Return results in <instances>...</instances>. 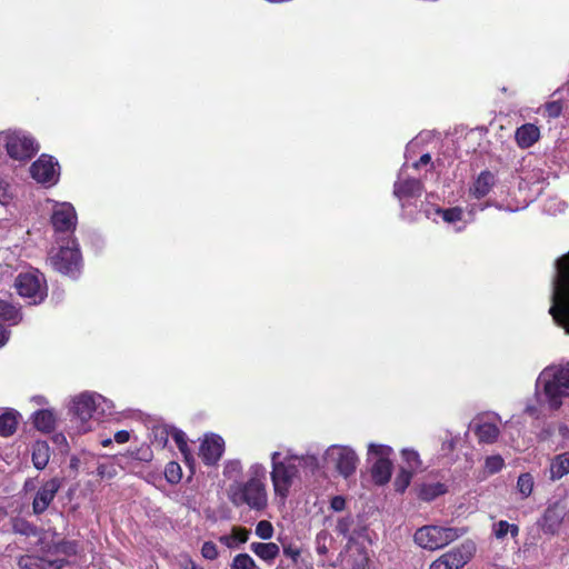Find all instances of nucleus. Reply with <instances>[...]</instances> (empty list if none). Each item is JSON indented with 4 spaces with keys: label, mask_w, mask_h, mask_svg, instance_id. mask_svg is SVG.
Returning a JSON list of instances; mask_svg holds the SVG:
<instances>
[{
    "label": "nucleus",
    "mask_w": 569,
    "mask_h": 569,
    "mask_svg": "<svg viewBox=\"0 0 569 569\" xmlns=\"http://www.w3.org/2000/svg\"><path fill=\"white\" fill-rule=\"evenodd\" d=\"M535 397L538 405H528L525 409L530 417L540 418L546 411L558 410L569 398V365L545 368L536 380Z\"/></svg>",
    "instance_id": "f257e3e1"
},
{
    "label": "nucleus",
    "mask_w": 569,
    "mask_h": 569,
    "mask_svg": "<svg viewBox=\"0 0 569 569\" xmlns=\"http://www.w3.org/2000/svg\"><path fill=\"white\" fill-rule=\"evenodd\" d=\"M267 473L261 462L251 463L246 480L229 485L227 496L230 502L237 508L247 507L256 512L266 510L269 502Z\"/></svg>",
    "instance_id": "f03ea898"
},
{
    "label": "nucleus",
    "mask_w": 569,
    "mask_h": 569,
    "mask_svg": "<svg viewBox=\"0 0 569 569\" xmlns=\"http://www.w3.org/2000/svg\"><path fill=\"white\" fill-rule=\"evenodd\" d=\"M270 479L274 499L284 503L291 488L299 479L300 467L302 465L317 466V458L313 456L299 457L291 453L282 455L280 451H273L270 455Z\"/></svg>",
    "instance_id": "7ed1b4c3"
},
{
    "label": "nucleus",
    "mask_w": 569,
    "mask_h": 569,
    "mask_svg": "<svg viewBox=\"0 0 569 569\" xmlns=\"http://www.w3.org/2000/svg\"><path fill=\"white\" fill-rule=\"evenodd\" d=\"M549 313L553 321L569 333V252L555 262Z\"/></svg>",
    "instance_id": "20e7f679"
},
{
    "label": "nucleus",
    "mask_w": 569,
    "mask_h": 569,
    "mask_svg": "<svg viewBox=\"0 0 569 569\" xmlns=\"http://www.w3.org/2000/svg\"><path fill=\"white\" fill-rule=\"evenodd\" d=\"M112 409V401L97 392L86 391L71 399L70 410L80 421L78 431L81 433H86L91 429L89 425L90 419L110 415Z\"/></svg>",
    "instance_id": "39448f33"
},
{
    "label": "nucleus",
    "mask_w": 569,
    "mask_h": 569,
    "mask_svg": "<svg viewBox=\"0 0 569 569\" xmlns=\"http://www.w3.org/2000/svg\"><path fill=\"white\" fill-rule=\"evenodd\" d=\"M49 261L56 271L77 279L82 270V257L77 240L71 239L57 252H51Z\"/></svg>",
    "instance_id": "423d86ee"
},
{
    "label": "nucleus",
    "mask_w": 569,
    "mask_h": 569,
    "mask_svg": "<svg viewBox=\"0 0 569 569\" xmlns=\"http://www.w3.org/2000/svg\"><path fill=\"white\" fill-rule=\"evenodd\" d=\"M14 288L29 305H39L48 296L46 278L38 270L20 272L14 279Z\"/></svg>",
    "instance_id": "0eeeda50"
},
{
    "label": "nucleus",
    "mask_w": 569,
    "mask_h": 569,
    "mask_svg": "<svg viewBox=\"0 0 569 569\" xmlns=\"http://www.w3.org/2000/svg\"><path fill=\"white\" fill-rule=\"evenodd\" d=\"M0 146L7 150L10 158L19 161L30 159L39 150L34 139L23 131L0 132Z\"/></svg>",
    "instance_id": "6e6552de"
},
{
    "label": "nucleus",
    "mask_w": 569,
    "mask_h": 569,
    "mask_svg": "<svg viewBox=\"0 0 569 569\" xmlns=\"http://www.w3.org/2000/svg\"><path fill=\"white\" fill-rule=\"evenodd\" d=\"M323 458L345 479L353 476L359 465V457L350 446L331 445L325 451Z\"/></svg>",
    "instance_id": "1a4fd4ad"
},
{
    "label": "nucleus",
    "mask_w": 569,
    "mask_h": 569,
    "mask_svg": "<svg viewBox=\"0 0 569 569\" xmlns=\"http://www.w3.org/2000/svg\"><path fill=\"white\" fill-rule=\"evenodd\" d=\"M460 537L456 528L425 526L415 533V542L423 549H440Z\"/></svg>",
    "instance_id": "9d476101"
},
{
    "label": "nucleus",
    "mask_w": 569,
    "mask_h": 569,
    "mask_svg": "<svg viewBox=\"0 0 569 569\" xmlns=\"http://www.w3.org/2000/svg\"><path fill=\"white\" fill-rule=\"evenodd\" d=\"M476 550V543L471 540H466L441 555L430 565L429 569H461L472 559Z\"/></svg>",
    "instance_id": "9b49d317"
},
{
    "label": "nucleus",
    "mask_w": 569,
    "mask_h": 569,
    "mask_svg": "<svg viewBox=\"0 0 569 569\" xmlns=\"http://www.w3.org/2000/svg\"><path fill=\"white\" fill-rule=\"evenodd\" d=\"M31 177L40 184L51 187L59 181L60 166L48 154H41L30 167Z\"/></svg>",
    "instance_id": "f8f14e48"
},
{
    "label": "nucleus",
    "mask_w": 569,
    "mask_h": 569,
    "mask_svg": "<svg viewBox=\"0 0 569 569\" xmlns=\"http://www.w3.org/2000/svg\"><path fill=\"white\" fill-rule=\"evenodd\" d=\"M422 193V183L415 178L406 177L405 170L401 169L398 180L393 186V194L399 200L401 208L405 210L412 204Z\"/></svg>",
    "instance_id": "ddd939ff"
},
{
    "label": "nucleus",
    "mask_w": 569,
    "mask_h": 569,
    "mask_svg": "<svg viewBox=\"0 0 569 569\" xmlns=\"http://www.w3.org/2000/svg\"><path fill=\"white\" fill-rule=\"evenodd\" d=\"M53 203L51 222L56 231L69 232L73 231L77 226V212L70 202H57L49 200Z\"/></svg>",
    "instance_id": "4468645a"
},
{
    "label": "nucleus",
    "mask_w": 569,
    "mask_h": 569,
    "mask_svg": "<svg viewBox=\"0 0 569 569\" xmlns=\"http://www.w3.org/2000/svg\"><path fill=\"white\" fill-rule=\"evenodd\" d=\"M435 213L439 216L447 224L453 226L456 231H461L466 226L475 220L476 206H470L468 212L461 207L435 208Z\"/></svg>",
    "instance_id": "2eb2a0df"
},
{
    "label": "nucleus",
    "mask_w": 569,
    "mask_h": 569,
    "mask_svg": "<svg viewBox=\"0 0 569 569\" xmlns=\"http://www.w3.org/2000/svg\"><path fill=\"white\" fill-rule=\"evenodd\" d=\"M61 488V480L59 478H51L43 482L37 490L32 501V510L36 515L43 513L53 501L57 492Z\"/></svg>",
    "instance_id": "dca6fc26"
},
{
    "label": "nucleus",
    "mask_w": 569,
    "mask_h": 569,
    "mask_svg": "<svg viewBox=\"0 0 569 569\" xmlns=\"http://www.w3.org/2000/svg\"><path fill=\"white\" fill-rule=\"evenodd\" d=\"M498 180L493 172L483 170L470 183L468 193L473 199H483L493 190Z\"/></svg>",
    "instance_id": "f3484780"
},
{
    "label": "nucleus",
    "mask_w": 569,
    "mask_h": 569,
    "mask_svg": "<svg viewBox=\"0 0 569 569\" xmlns=\"http://www.w3.org/2000/svg\"><path fill=\"white\" fill-rule=\"evenodd\" d=\"M224 451V441L218 435L207 436L200 446V457L208 466L217 463Z\"/></svg>",
    "instance_id": "a211bd4d"
},
{
    "label": "nucleus",
    "mask_w": 569,
    "mask_h": 569,
    "mask_svg": "<svg viewBox=\"0 0 569 569\" xmlns=\"http://www.w3.org/2000/svg\"><path fill=\"white\" fill-rule=\"evenodd\" d=\"M500 420L497 415L480 417L475 422V433L480 442L493 443L499 436V428L496 421Z\"/></svg>",
    "instance_id": "6ab92c4d"
},
{
    "label": "nucleus",
    "mask_w": 569,
    "mask_h": 569,
    "mask_svg": "<svg viewBox=\"0 0 569 569\" xmlns=\"http://www.w3.org/2000/svg\"><path fill=\"white\" fill-rule=\"evenodd\" d=\"M569 511L568 502L565 500L556 501L550 505L543 515V529L548 532H555Z\"/></svg>",
    "instance_id": "aec40b11"
},
{
    "label": "nucleus",
    "mask_w": 569,
    "mask_h": 569,
    "mask_svg": "<svg viewBox=\"0 0 569 569\" xmlns=\"http://www.w3.org/2000/svg\"><path fill=\"white\" fill-rule=\"evenodd\" d=\"M32 421L37 430L48 433L54 430L57 416L50 409H41L33 413Z\"/></svg>",
    "instance_id": "412c9836"
},
{
    "label": "nucleus",
    "mask_w": 569,
    "mask_h": 569,
    "mask_svg": "<svg viewBox=\"0 0 569 569\" xmlns=\"http://www.w3.org/2000/svg\"><path fill=\"white\" fill-rule=\"evenodd\" d=\"M540 136L539 128L532 123H526L517 129L516 141L521 148L531 147Z\"/></svg>",
    "instance_id": "4be33fe9"
},
{
    "label": "nucleus",
    "mask_w": 569,
    "mask_h": 569,
    "mask_svg": "<svg viewBox=\"0 0 569 569\" xmlns=\"http://www.w3.org/2000/svg\"><path fill=\"white\" fill-rule=\"evenodd\" d=\"M19 566L24 569H62L66 563L63 560L49 561L31 556L21 557Z\"/></svg>",
    "instance_id": "5701e85b"
},
{
    "label": "nucleus",
    "mask_w": 569,
    "mask_h": 569,
    "mask_svg": "<svg viewBox=\"0 0 569 569\" xmlns=\"http://www.w3.org/2000/svg\"><path fill=\"white\" fill-rule=\"evenodd\" d=\"M250 550L266 562H272L280 552V548L274 542H252Z\"/></svg>",
    "instance_id": "b1692460"
},
{
    "label": "nucleus",
    "mask_w": 569,
    "mask_h": 569,
    "mask_svg": "<svg viewBox=\"0 0 569 569\" xmlns=\"http://www.w3.org/2000/svg\"><path fill=\"white\" fill-rule=\"evenodd\" d=\"M550 479L559 480L569 473V451L556 455L550 461Z\"/></svg>",
    "instance_id": "393cba45"
},
{
    "label": "nucleus",
    "mask_w": 569,
    "mask_h": 569,
    "mask_svg": "<svg viewBox=\"0 0 569 569\" xmlns=\"http://www.w3.org/2000/svg\"><path fill=\"white\" fill-rule=\"evenodd\" d=\"M392 475V462L389 461H375L371 467V477L376 485L382 486L389 482Z\"/></svg>",
    "instance_id": "a878e982"
},
{
    "label": "nucleus",
    "mask_w": 569,
    "mask_h": 569,
    "mask_svg": "<svg viewBox=\"0 0 569 569\" xmlns=\"http://www.w3.org/2000/svg\"><path fill=\"white\" fill-rule=\"evenodd\" d=\"M20 415L13 409L6 410L0 416V436H12L18 427Z\"/></svg>",
    "instance_id": "bb28decb"
},
{
    "label": "nucleus",
    "mask_w": 569,
    "mask_h": 569,
    "mask_svg": "<svg viewBox=\"0 0 569 569\" xmlns=\"http://www.w3.org/2000/svg\"><path fill=\"white\" fill-rule=\"evenodd\" d=\"M50 459V448L46 441H36L32 446V463L38 470L47 467Z\"/></svg>",
    "instance_id": "cd10ccee"
},
{
    "label": "nucleus",
    "mask_w": 569,
    "mask_h": 569,
    "mask_svg": "<svg viewBox=\"0 0 569 569\" xmlns=\"http://www.w3.org/2000/svg\"><path fill=\"white\" fill-rule=\"evenodd\" d=\"M249 531L244 528H233L231 535H224L219 538L220 542L226 547L233 549L239 545L247 542Z\"/></svg>",
    "instance_id": "c85d7f7f"
},
{
    "label": "nucleus",
    "mask_w": 569,
    "mask_h": 569,
    "mask_svg": "<svg viewBox=\"0 0 569 569\" xmlns=\"http://www.w3.org/2000/svg\"><path fill=\"white\" fill-rule=\"evenodd\" d=\"M393 453V449L390 446L387 445H379V443H369L368 446V460L371 462L375 461H389L391 460L390 457Z\"/></svg>",
    "instance_id": "c756f323"
},
{
    "label": "nucleus",
    "mask_w": 569,
    "mask_h": 569,
    "mask_svg": "<svg viewBox=\"0 0 569 569\" xmlns=\"http://www.w3.org/2000/svg\"><path fill=\"white\" fill-rule=\"evenodd\" d=\"M535 488V478L530 472L520 473L516 482V491L521 499L531 496Z\"/></svg>",
    "instance_id": "7c9ffc66"
},
{
    "label": "nucleus",
    "mask_w": 569,
    "mask_h": 569,
    "mask_svg": "<svg viewBox=\"0 0 569 569\" xmlns=\"http://www.w3.org/2000/svg\"><path fill=\"white\" fill-rule=\"evenodd\" d=\"M446 492L447 487L441 482L423 483L419 489V498L425 501H431Z\"/></svg>",
    "instance_id": "2f4dec72"
},
{
    "label": "nucleus",
    "mask_w": 569,
    "mask_h": 569,
    "mask_svg": "<svg viewBox=\"0 0 569 569\" xmlns=\"http://www.w3.org/2000/svg\"><path fill=\"white\" fill-rule=\"evenodd\" d=\"M0 318L11 325H17L21 321L22 315L16 306L7 301H0Z\"/></svg>",
    "instance_id": "473e14b6"
},
{
    "label": "nucleus",
    "mask_w": 569,
    "mask_h": 569,
    "mask_svg": "<svg viewBox=\"0 0 569 569\" xmlns=\"http://www.w3.org/2000/svg\"><path fill=\"white\" fill-rule=\"evenodd\" d=\"M401 458L405 462V469L416 472L421 468V459L415 449L405 448L401 450Z\"/></svg>",
    "instance_id": "72a5a7b5"
},
{
    "label": "nucleus",
    "mask_w": 569,
    "mask_h": 569,
    "mask_svg": "<svg viewBox=\"0 0 569 569\" xmlns=\"http://www.w3.org/2000/svg\"><path fill=\"white\" fill-rule=\"evenodd\" d=\"M172 426L158 425L152 429V443L158 448H164L171 438Z\"/></svg>",
    "instance_id": "f704fd0d"
},
{
    "label": "nucleus",
    "mask_w": 569,
    "mask_h": 569,
    "mask_svg": "<svg viewBox=\"0 0 569 569\" xmlns=\"http://www.w3.org/2000/svg\"><path fill=\"white\" fill-rule=\"evenodd\" d=\"M492 532L499 540L503 539L508 533L513 538L519 533V527L515 523H509L506 520H500L492 526Z\"/></svg>",
    "instance_id": "c9c22d12"
},
{
    "label": "nucleus",
    "mask_w": 569,
    "mask_h": 569,
    "mask_svg": "<svg viewBox=\"0 0 569 569\" xmlns=\"http://www.w3.org/2000/svg\"><path fill=\"white\" fill-rule=\"evenodd\" d=\"M243 466L239 459L227 460L223 465L224 478L234 481H241L239 478L242 475Z\"/></svg>",
    "instance_id": "e433bc0d"
},
{
    "label": "nucleus",
    "mask_w": 569,
    "mask_h": 569,
    "mask_svg": "<svg viewBox=\"0 0 569 569\" xmlns=\"http://www.w3.org/2000/svg\"><path fill=\"white\" fill-rule=\"evenodd\" d=\"M505 467V460L500 455L489 456L485 460L483 472L486 476L498 473Z\"/></svg>",
    "instance_id": "4c0bfd02"
},
{
    "label": "nucleus",
    "mask_w": 569,
    "mask_h": 569,
    "mask_svg": "<svg viewBox=\"0 0 569 569\" xmlns=\"http://www.w3.org/2000/svg\"><path fill=\"white\" fill-rule=\"evenodd\" d=\"M10 523L14 533H19L26 537L36 535V528L24 519L13 518L10 520Z\"/></svg>",
    "instance_id": "58836bf2"
},
{
    "label": "nucleus",
    "mask_w": 569,
    "mask_h": 569,
    "mask_svg": "<svg viewBox=\"0 0 569 569\" xmlns=\"http://www.w3.org/2000/svg\"><path fill=\"white\" fill-rule=\"evenodd\" d=\"M171 438L174 440L178 449L183 455L184 459L188 461L190 452H189V448H188V442H187L186 433L183 431L172 427V429H171Z\"/></svg>",
    "instance_id": "ea45409f"
},
{
    "label": "nucleus",
    "mask_w": 569,
    "mask_h": 569,
    "mask_svg": "<svg viewBox=\"0 0 569 569\" xmlns=\"http://www.w3.org/2000/svg\"><path fill=\"white\" fill-rule=\"evenodd\" d=\"M413 473L415 472L401 468L393 482L396 491L403 492L410 485Z\"/></svg>",
    "instance_id": "a19ab883"
},
{
    "label": "nucleus",
    "mask_w": 569,
    "mask_h": 569,
    "mask_svg": "<svg viewBox=\"0 0 569 569\" xmlns=\"http://www.w3.org/2000/svg\"><path fill=\"white\" fill-rule=\"evenodd\" d=\"M230 569H257V565L248 553H239L233 558Z\"/></svg>",
    "instance_id": "79ce46f5"
},
{
    "label": "nucleus",
    "mask_w": 569,
    "mask_h": 569,
    "mask_svg": "<svg viewBox=\"0 0 569 569\" xmlns=\"http://www.w3.org/2000/svg\"><path fill=\"white\" fill-rule=\"evenodd\" d=\"M164 476H166V479L170 483H178L182 477V471H181V467L179 466V463H177L174 461L169 462L166 466Z\"/></svg>",
    "instance_id": "37998d69"
},
{
    "label": "nucleus",
    "mask_w": 569,
    "mask_h": 569,
    "mask_svg": "<svg viewBox=\"0 0 569 569\" xmlns=\"http://www.w3.org/2000/svg\"><path fill=\"white\" fill-rule=\"evenodd\" d=\"M273 526L268 520H260L254 529V533L262 540H269L273 536Z\"/></svg>",
    "instance_id": "c03bdc74"
},
{
    "label": "nucleus",
    "mask_w": 569,
    "mask_h": 569,
    "mask_svg": "<svg viewBox=\"0 0 569 569\" xmlns=\"http://www.w3.org/2000/svg\"><path fill=\"white\" fill-rule=\"evenodd\" d=\"M201 555L203 558H206L208 560H214L218 557L219 552H218L217 546L213 542L206 541L202 545Z\"/></svg>",
    "instance_id": "a18cd8bd"
},
{
    "label": "nucleus",
    "mask_w": 569,
    "mask_h": 569,
    "mask_svg": "<svg viewBox=\"0 0 569 569\" xmlns=\"http://www.w3.org/2000/svg\"><path fill=\"white\" fill-rule=\"evenodd\" d=\"M562 110V106L559 101H551L546 103L545 106V112L550 118H557L560 116Z\"/></svg>",
    "instance_id": "49530a36"
},
{
    "label": "nucleus",
    "mask_w": 569,
    "mask_h": 569,
    "mask_svg": "<svg viewBox=\"0 0 569 569\" xmlns=\"http://www.w3.org/2000/svg\"><path fill=\"white\" fill-rule=\"evenodd\" d=\"M351 525H352L351 517L340 518L337 522L336 531L346 537L349 533Z\"/></svg>",
    "instance_id": "de8ad7c7"
},
{
    "label": "nucleus",
    "mask_w": 569,
    "mask_h": 569,
    "mask_svg": "<svg viewBox=\"0 0 569 569\" xmlns=\"http://www.w3.org/2000/svg\"><path fill=\"white\" fill-rule=\"evenodd\" d=\"M283 555L290 558L293 562H297L301 555V551L298 547L288 545L283 547Z\"/></svg>",
    "instance_id": "09e8293b"
},
{
    "label": "nucleus",
    "mask_w": 569,
    "mask_h": 569,
    "mask_svg": "<svg viewBox=\"0 0 569 569\" xmlns=\"http://www.w3.org/2000/svg\"><path fill=\"white\" fill-rule=\"evenodd\" d=\"M491 206H495L497 209L499 210H505V211H509V212H516L520 209H523L526 206H513L512 203L510 202H495V203H491Z\"/></svg>",
    "instance_id": "8fccbe9b"
},
{
    "label": "nucleus",
    "mask_w": 569,
    "mask_h": 569,
    "mask_svg": "<svg viewBox=\"0 0 569 569\" xmlns=\"http://www.w3.org/2000/svg\"><path fill=\"white\" fill-rule=\"evenodd\" d=\"M346 507V500L342 496H336L330 501V508L333 511H342Z\"/></svg>",
    "instance_id": "3c124183"
},
{
    "label": "nucleus",
    "mask_w": 569,
    "mask_h": 569,
    "mask_svg": "<svg viewBox=\"0 0 569 569\" xmlns=\"http://www.w3.org/2000/svg\"><path fill=\"white\" fill-rule=\"evenodd\" d=\"M10 193L8 191V183L0 180V203L7 204L10 200Z\"/></svg>",
    "instance_id": "603ef678"
},
{
    "label": "nucleus",
    "mask_w": 569,
    "mask_h": 569,
    "mask_svg": "<svg viewBox=\"0 0 569 569\" xmlns=\"http://www.w3.org/2000/svg\"><path fill=\"white\" fill-rule=\"evenodd\" d=\"M130 439V433L127 430H120L114 433V441L117 443H126Z\"/></svg>",
    "instance_id": "864d4df0"
},
{
    "label": "nucleus",
    "mask_w": 569,
    "mask_h": 569,
    "mask_svg": "<svg viewBox=\"0 0 569 569\" xmlns=\"http://www.w3.org/2000/svg\"><path fill=\"white\" fill-rule=\"evenodd\" d=\"M10 337V331L7 330L2 325H0V348L3 347Z\"/></svg>",
    "instance_id": "5fc2aeb1"
},
{
    "label": "nucleus",
    "mask_w": 569,
    "mask_h": 569,
    "mask_svg": "<svg viewBox=\"0 0 569 569\" xmlns=\"http://www.w3.org/2000/svg\"><path fill=\"white\" fill-rule=\"evenodd\" d=\"M431 162V156L429 153H425L420 157L419 161L416 162L413 166L415 168H419L421 166H427Z\"/></svg>",
    "instance_id": "6e6d98bb"
},
{
    "label": "nucleus",
    "mask_w": 569,
    "mask_h": 569,
    "mask_svg": "<svg viewBox=\"0 0 569 569\" xmlns=\"http://www.w3.org/2000/svg\"><path fill=\"white\" fill-rule=\"evenodd\" d=\"M455 447V440L452 438L443 441L442 450H452Z\"/></svg>",
    "instance_id": "4d7b16f0"
},
{
    "label": "nucleus",
    "mask_w": 569,
    "mask_h": 569,
    "mask_svg": "<svg viewBox=\"0 0 569 569\" xmlns=\"http://www.w3.org/2000/svg\"><path fill=\"white\" fill-rule=\"evenodd\" d=\"M184 569H203V568L199 567L197 563H194L193 561L189 560L187 562Z\"/></svg>",
    "instance_id": "13d9d810"
},
{
    "label": "nucleus",
    "mask_w": 569,
    "mask_h": 569,
    "mask_svg": "<svg viewBox=\"0 0 569 569\" xmlns=\"http://www.w3.org/2000/svg\"><path fill=\"white\" fill-rule=\"evenodd\" d=\"M111 443H112V439H111V438H106V439L101 440V445H102L103 447H108V446H110Z\"/></svg>",
    "instance_id": "bf43d9fd"
},
{
    "label": "nucleus",
    "mask_w": 569,
    "mask_h": 569,
    "mask_svg": "<svg viewBox=\"0 0 569 569\" xmlns=\"http://www.w3.org/2000/svg\"><path fill=\"white\" fill-rule=\"evenodd\" d=\"M54 441H56V442H60V441H61V442H66V438H64V436H63V435H57V436L54 437Z\"/></svg>",
    "instance_id": "052dcab7"
},
{
    "label": "nucleus",
    "mask_w": 569,
    "mask_h": 569,
    "mask_svg": "<svg viewBox=\"0 0 569 569\" xmlns=\"http://www.w3.org/2000/svg\"><path fill=\"white\" fill-rule=\"evenodd\" d=\"M98 475L101 477H104V475H106L104 466L98 467Z\"/></svg>",
    "instance_id": "680f3d73"
},
{
    "label": "nucleus",
    "mask_w": 569,
    "mask_h": 569,
    "mask_svg": "<svg viewBox=\"0 0 569 569\" xmlns=\"http://www.w3.org/2000/svg\"><path fill=\"white\" fill-rule=\"evenodd\" d=\"M32 485H33V480H32V479H29V480H27V481H26V483H24V488H26V489H29V488H31V487H32Z\"/></svg>",
    "instance_id": "e2e57ef3"
},
{
    "label": "nucleus",
    "mask_w": 569,
    "mask_h": 569,
    "mask_svg": "<svg viewBox=\"0 0 569 569\" xmlns=\"http://www.w3.org/2000/svg\"><path fill=\"white\" fill-rule=\"evenodd\" d=\"M7 517V511L3 508H0V519H3Z\"/></svg>",
    "instance_id": "0e129e2a"
},
{
    "label": "nucleus",
    "mask_w": 569,
    "mask_h": 569,
    "mask_svg": "<svg viewBox=\"0 0 569 569\" xmlns=\"http://www.w3.org/2000/svg\"><path fill=\"white\" fill-rule=\"evenodd\" d=\"M0 530L7 531L8 529H7L6 525H3V526H0Z\"/></svg>",
    "instance_id": "69168bd1"
}]
</instances>
